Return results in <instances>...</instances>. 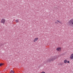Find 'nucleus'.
I'll return each instance as SVG.
<instances>
[{
  "instance_id": "obj_1",
  "label": "nucleus",
  "mask_w": 73,
  "mask_h": 73,
  "mask_svg": "<svg viewBox=\"0 0 73 73\" xmlns=\"http://www.w3.org/2000/svg\"><path fill=\"white\" fill-rule=\"evenodd\" d=\"M54 60H56V58H51L50 59H48L47 62H52V61H53Z\"/></svg>"
},
{
  "instance_id": "obj_2",
  "label": "nucleus",
  "mask_w": 73,
  "mask_h": 73,
  "mask_svg": "<svg viewBox=\"0 0 73 73\" xmlns=\"http://www.w3.org/2000/svg\"><path fill=\"white\" fill-rule=\"evenodd\" d=\"M68 23H69V25H70V26H72V25H73V20H70L68 22Z\"/></svg>"
},
{
  "instance_id": "obj_3",
  "label": "nucleus",
  "mask_w": 73,
  "mask_h": 73,
  "mask_svg": "<svg viewBox=\"0 0 73 73\" xmlns=\"http://www.w3.org/2000/svg\"><path fill=\"white\" fill-rule=\"evenodd\" d=\"M5 19H2L0 23H2V24H4V23H5Z\"/></svg>"
},
{
  "instance_id": "obj_4",
  "label": "nucleus",
  "mask_w": 73,
  "mask_h": 73,
  "mask_svg": "<svg viewBox=\"0 0 73 73\" xmlns=\"http://www.w3.org/2000/svg\"><path fill=\"white\" fill-rule=\"evenodd\" d=\"M70 58L71 60H72L73 59V53L70 55Z\"/></svg>"
},
{
  "instance_id": "obj_5",
  "label": "nucleus",
  "mask_w": 73,
  "mask_h": 73,
  "mask_svg": "<svg viewBox=\"0 0 73 73\" xmlns=\"http://www.w3.org/2000/svg\"><path fill=\"white\" fill-rule=\"evenodd\" d=\"M61 48H56V50L58 51H61Z\"/></svg>"
},
{
  "instance_id": "obj_6",
  "label": "nucleus",
  "mask_w": 73,
  "mask_h": 73,
  "mask_svg": "<svg viewBox=\"0 0 73 73\" xmlns=\"http://www.w3.org/2000/svg\"><path fill=\"white\" fill-rule=\"evenodd\" d=\"M37 40H38V38H35L34 40V42H35V41H36Z\"/></svg>"
},
{
  "instance_id": "obj_7",
  "label": "nucleus",
  "mask_w": 73,
  "mask_h": 73,
  "mask_svg": "<svg viewBox=\"0 0 73 73\" xmlns=\"http://www.w3.org/2000/svg\"><path fill=\"white\" fill-rule=\"evenodd\" d=\"M57 21L59 23H60V24H62V23H61V21H58V20H57Z\"/></svg>"
},
{
  "instance_id": "obj_8",
  "label": "nucleus",
  "mask_w": 73,
  "mask_h": 73,
  "mask_svg": "<svg viewBox=\"0 0 73 73\" xmlns=\"http://www.w3.org/2000/svg\"><path fill=\"white\" fill-rule=\"evenodd\" d=\"M19 20L18 19H16V20L15 21L16 23H19Z\"/></svg>"
},
{
  "instance_id": "obj_9",
  "label": "nucleus",
  "mask_w": 73,
  "mask_h": 73,
  "mask_svg": "<svg viewBox=\"0 0 73 73\" xmlns=\"http://www.w3.org/2000/svg\"><path fill=\"white\" fill-rule=\"evenodd\" d=\"M10 73H14V72H13V70H11V71Z\"/></svg>"
},
{
  "instance_id": "obj_10",
  "label": "nucleus",
  "mask_w": 73,
  "mask_h": 73,
  "mask_svg": "<svg viewBox=\"0 0 73 73\" xmlns=\"http://www.w3.org/2000/svg\"><path fill=\"white\" fill-rule=\"evenodd\" d=\"M64 63H66L67 62V60H65L64 61Z\"/></svg>"
},
{
  "instance_id": "obj_11",
  "label": "nucleus",
  "mask_w": 73,
  "mask_h": 73,
  "mask_svg": "<svg viewBox=\"0 0 73 73\" xmlns=\"http://www.w3.org/2000/svg\"><path fill=\"white\" fill-rule=\"evenodd\" d=\"M4 64L3 63H0V66H2Z\"/></svg>"
},
{
  "instance_id": "obj_12",
  "label": "nucleus",
  "mask_w": 73,
  "mask_h": 73,
  "mask_svg": "<svg viewBox=\"0 0 73 73\" xmlns=\"http://www.w3.org/2000/svg\"><path fill=\"white\" fill-rule=\"evenodd\" d=\"M55 24H58V22L57 21H55Z\"/></svg>"
},
{
  "instance_id": "obj_13",
  "label": "nucleus",
  "mask_w": 73,
  "mask_h": 73,
  "mask_svg": "<svg viewBox=\"0 0 73 73\" xmlns=\"http://www.w3.org/2000/svg\"><path fill=\"white\" fill-rule=\"evenodd\" d=\"M70 62H69V61H67V63H69Z\"/></svg>"
},
{
  "instance_id": "obj_14",
  "label": "nucleus",
  "mask_w": 73,
  "mask_h": 73,
  "mask_svg": "<svg viewBox=\"0 0 73 73\" xmlns=\"http://www.w3.org/2000/svg\"><path fill=\"white\" fill-rule=\"evenodd\" d=\"M60 65H62V63H60Z\"/></svg>"
},
{
  "instance_id": "obj_15",
  "label": "nucleus",
  "mask_w": 73,
  "mask_h": 73,
  "mask_svg": "<svg viewBox=\"0 0 73 73\" xmlns=\"http://www.w3.org/2000/svg\"><path fill=\"white\" fill-rule=\"evenodd\" d=\"M41 73H45L44 72H42Z\"/></svg>"
},
{
  "instance_id": "obj_16",
  "label": "nucleus",
  "mask_w": 73,
  "mask_h": 73,
  "mask_svg": "<svg viewBox=\"0 0 73 73\" xmlns=\"http://www.w3.org/2000/svg\"><path fill=\"white\" fill-rule=\"evenodd\" d=\"M1 46V44L0 45V46Z\"/></svg>"
},
{
  "instance_id": "obj_17",
  "label": "nucleus",
  "mask_w": 73,
  "mask_h": 73,
  "mask_svg": "<svg viewBox=\"0 0 73 73\" xmlns=\"http://www.w3.org/2000/svg\"><path fill=\"white\" fill-rule=\"evenodd\" d=\"M72 73H73V72H72Z\"/></svg>"
}]
</instances>
